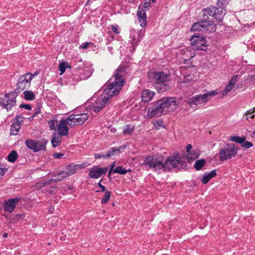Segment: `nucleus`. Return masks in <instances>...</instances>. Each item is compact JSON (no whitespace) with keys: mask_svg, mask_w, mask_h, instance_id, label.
Here are the masks:
<instances>
[{"mask_svg":"<svg viewBox=\"0 0 255 255\" xmlns=\"http://www.w3.org/2000/svg\"><path fill=\"white\" fill-rule=\"evenodd\" d=\"M127 67L120 66L114 73L113 77L109 79L106 88L104 90V96L97 98L92 105L91 109L95 113H98L110 103V98L117 95L121 91L125 83V78L127 74Z\"/></svg>","mask_w":255,"mask_h":255,"instance_id":"nucleus-1","label":"nucleus"},{"mask_svg":"<svg viewBox=\"0 0 255 255\" xmlns=\"http://www.w3.org/2000/svg\"><path fill=\"white\" fill-rule=\"evenodd\" d=\"M184 161L178 153H174L173 155L168 156L164 162L153 156L146 157L143 161V164L148 165L152 170L160 172V170L163 172L169 171L172 169L181 168Z\"/></svg>","mask_w":255,"mask_h":255,"instance_id":"nucleus-2","label":"nucleus"},{"mask_svg":"<svg viewBox=\"0 0 255 255\" xmlns=\"http://www.w3.org/2000/svg\"><path fill=\"white\" fill-rule=\"evenodd\" d=\"M31 80L32 75L30 73L24 74L20 76L17 80L16 87L14 92L5 94L3 99L0 98L1 107L5 108L7 111L11 110L16 104V98L18 94L24 89L29 88Z\"/></svg>","mask_w":255,"mask_h":255,"instance_id":"nucleus-3","label":"nucleus"},{"mask_svg":"<svg viewBox=\"0 0 255 255\" xmlns=\"http://www.w3.org/2000/svg\"><path fill=\"white\" fill-rule=\"evenodd\" d=\"M178 104L175 97H163L153 103V105L148 108L147 115L150 118L160 117L166 114L172 105L177 106Z\"/></svg>","mask_w":255,"mask_h":255,"instance_id":"nucleus-4","label":"nucleus"},{"mask_svg":"<svg viewBox=\"0 0 255 255\" xmlns=\"http://www.w3.org/2000/svg\"><path fill=\"white\" fill-rule=\"evenodd\" d=\"M147 77L149 82L156 84V88L160 93L165 92L171 88L169 84L170 75L164 72L150 71L148 73Z\"/></svg>","mask_w":255,"mask_h":255,"instance_id":"nucleus-5","label":"nucleus"},{"mask_svg":"<svg viewBox=\"0 0 255 255\" xmlns=\"http://www.w3.org/2000/svg\"><path fill=\"white\" fill-rule=\"evenodd\" d=\"M217 94V90H213L204 94L195 95L189 99L188 104L191 108L196 109L199 105L206 103Z\"/></svg>","mask_w":255,"mask_h":255,"instance_id":"nucleus-6","label":"nucleus"},{"mask_svg":"<svg viewBox=\"0 0 255 255\" xmlns=\"http://www.w3.org/2000/svg\"><path fill=\"white\" fill-rule=\"evenodd\" d=\"M191 46L194 50L207 51L208 44L206 38L201 33L194 34L189 39Z\"/></svg>","mask_w":255,"mask_h":255,"instance_id":"nucleus-7","label":"nucleus"},{"mask_svg":"<svg viewBox=\"0 0 255 255\" xmlns=\"http://www.w3.org/2000/svg\"><path fill=\"white\" fill-rule=\"evenodd\" d=\"M238 152L237 146L234 143L227 144L226 147L220 148L219 156L220 160L224 161L235 157Z\"/></svg>","mask_w":255,"mask_h":255,"instance_id":"nucleus-8","label":"nucleus"},{"mask_svg":"<svg viewBox=\"0 0 255 255\" xmlns=\"http://www.w3.org/2000/svg\"><path fill=\"white\" fill-rule=\"evenodd\" d=\"M47 143L48 140L44 138L38 140L27 139L25 142L27 148L33 151L34 152L42 150L46 151V145Z\"/></svg>","mask_w":255,"mask_h":255,"instance_id":"nucleus-9","label":"nucleus"},{"mask_svg":"<svg viewBox=\"0 0 255 255\" xmlns=\"http://www.w3.org/2000/svg\"><path fill=\"white\" fill-rule=\"evenodd\" d=\"M20 197L10 198L3 202L2 206L5 212L12 213L15 209L16 204L21 200Z\"/></svg>","mask_w":255,"mask_h":255,"instance_id":"nucleus-10","label":"nucleus"},{"mask_svg":"<svg viewBox=\"0 0 255 255\" xmlns=\"http://www.w3.org/2000/svg\"><path fill=\"white\" fill-rule=\"evenodd\" d=\"M108 169V167H99L97 166H94L90 169L88 176L91 178L97 179L105 174Z\"/></svg>","mask_w":255,"mask_h":255,"instance_id":"nucleus-11","label":"nucleus"},{"mask_svg":"<svg viewBox=\"0 0 255 255\" xmlns=\"http://www.w3.org/2000/svg\"><path fill=\"white\" fill-rule=\"evenodd\" d=\"M67 177V175H64V171H62L53 175L52 178L48 181L43 180L42 181V186L49 184L51 182H57L61 181Z\"/></svg>","mask_w":255,"mask_h":255,"instance_id":"nucleus-12","label":"nucleus"},{"mask_svg":"<svg viewBox=\"0 0 255 255\" xmlns=\"http://www.w3.org/2000/svg\"><path fill=\"white\" fill-rule=\"evenodd\" d=\"M137 16L140 26L143 27L146 24V15L145 10H144L141 5H139L138 6L137 11Z\"/></svg>","mask_w":255,"mask_h":255,"instance_id":"nucleus-13","label":"nucleus"},{"mask_svg":"<svg viewBox=\"0 0 255 255\" xmlns=\"http://www.w3.org/2000/svg\"><path fill=\"white\" fill-rule=\"evenodd\" d=\"M68 122L65 119L61 120L58 126V134L60 136H66L68 133L69 129L67 126Z\"/></svg>","mask_w":255,"mask_h":255,"instance_id":"nucleus-14","label":"nucleus"},{"mask_svg":"<svg viewBox=\"0 0 255 255\" xmlns=\"http://www.w3.org/2000/svg\"><path fill=\"white\" fill-rule=\"evenodd\" d=\"M200 154V151L198 149H194L191 150L189 153H186L184 156L185 159L187 160L188 162H191L198 158Z\"/></svg>","mask_w":255,"mask_h":255,"instance_id":"nucleus-15","label":"nucleus"},{"mask_svg":"<svg viewBox=\"0 0 255 255\" xmlns=\"http://www.w3.org/2000/svg\"><path fill=\"white\" fill-rule=\"evenodd\" d=\"M202 12L203 13V17L200 20L201 22L203 23L204 25H205L206 28L210 26L211 27V30L213 29L215 30L216 26L214 24L212 20H209L208 15L205 13V12Z\"/></svg>","mask_w":255,"mask_h":255,"instance_id":"nucleus-16","label":"nucleus"},{"mask_svg":"<svg viewBox=\"0 0 255 255\" xmlns=\"http://www.w3.org/2000/svg\"><path fill=\"white\" fill-rule=\"evenodd\" d=\"M155 95V93L149 90H144L141 93L142 101L145 103L150 101Z\"/></svg>","mask_w":255,"mask_h":255,"instance_id":"nucleus-17","label":"nucleus"},{"mask_svg":"<svg viewBox=\"0 0 255 255\" xmlns=\"http://www.w3.org/2000/svg\"><path fill=\"white\" fill-rule=\"evenodd\" d=\"M217 173L216 170H213L209 173L205 172L201 181L203 184H206L210 179L215 177Z\"/></svg>","mask_w":255,"mask_h":255,"instance_id":"nucleus-18","label":"nucleus"},{"mask_svg":"<svg viewBox=\"0 0 255 255\" xmlns=\"http://www.w3.org/2000/svg\"><path fill=\"white\" fill-rule=\"evenodd\" d=\"M225 7L221 6H216V13L215 18L219 22H221L226 13L225 12Z\"/></svg>","mask_w":255,"mask_h":255,"instance_id":"nucleus-19","label":"nucleus"},{"mask_svg":"<svg viewBox=\"0 0 255 255\" xmlns=\"http://www.w3.org/2000/svg\"><path fill=\"white\" fill-rule=\"evenodd\" d=\"M75 117V121L78 123V125H83L85 121L88 119V116L86 113H82L76 116Z\"/></svg>","mask_w":255,"mask_h":255,"instance_id":"nucleus-20","label":"nucleus"},{"mask_svg":"<svg viewBox=\"0 0 255 255\" xmlns=\"http://www.w3.org/2000/svg\"><path fill=\"white\" fill-rule=\"evenodd\" d=\"M204 28H207L205 25H204L200 21H199L192 25L190 31H202L204 30Z\"/></svg>","mask_w":255,"mask_h":255,"instance_id":"nucleus-21","label":"nucleus"},{"mask_svg":"<svg viewBox=\"0 0 255 255\" xmlns=\"http://www.w3.org/2000/svg\"><path fill=\"white\" fill-rule=\"evenodd\" d=\"M76 172V167L74 164L68 165L66 167V171H64V175L67 176H71L75 174Z\"/></svg>","mask_w":255,"mask_h":255,"instance_id":"nucleus-22","label":"nucleus"},{"mask_svg":"<svg viewBox=\"0 0 255 255\" xmlns=\"http://www.w3.org/2000/svg\"><path fill=\"white\" fill-rule=\"evenodd\" d=\"M20 124L18 122H15L12 123L10 128V134L16 135L18 134L20 128Z\"/></svg>","mask_w":255,"mask_h":255,"instance_id":"nucleus-23","label":"nucleus"},{"mask_svg":"<svg viewBox=\"0 0 255 255\" xmlns=\"http://www.w3.org/2000/svg\"><path fill=\"white\" fill-rule=\"evenodd\" d=\"M229 139L231 141H234L242 145L246 140V137L245 136H240L238 135H234L230 136Z\"/></svg>","mask_w":255,"mask_h":255,"instance_id":"nucleus-24","label":"nucleus"},{"mask_svg":"<svg viewBox=\"0 0 255 255\" xmlns=\"http://www.w3.org/2000/svg\"><path fill=\"white\" fill-rule=\"evenodd\" d=\"M120 147H114L108 151V152L106 153V156L105 157L108 158L113 155H115L117 153H120Z\"/></svg>","mask_w":255,"mask_h":255,"instance_id":"nucleus-25","label":"nucleus"},{"mask_svg":"<svg viewBox=\"0 0 255 255\" xmlns=\"http://www.w3.org/2000/svg\"><path fill=\"white\" fill-rule=\"evenodd\" d=\"M24 99L28 101H32L35 99V95L31 91L26 90L23 92Z\"/></svg>","mask_w":255,"mask_h":255,"instance_id":"nucleus-26","label":"nucleus"},{"mask_svg":"<svg viewBox=\"0 0 255 255\" xmlns=\"http://www.w3.org/2000/svg\"><path fill=\"white\" fill-rule=\"evenodd\" d=\"M17 158V153L15 150H12L7 155V160L10 162H14Z\"/></svg>","mask_w":255,"mask_h":255,"instance_id":"nucleus-27","label":"nucleus"},{"mask_svg":"<svg viewBox=\"0 0 255 255\" xmlns=\"http://www.w3.org/2000/svg\"><path fill=\"white\" fill-rule=\"evenodd\" d=\"M206 161L204 159L197 160L194 165V168L196 170H200L205 165Z\"/></svg>","mask_w":255,"mask_h":255,"instance_id":"nucleus-28","label":"nucleus"},{"mask_svg":"<svg viewBox=\"0 0 255 255\" xmlns=\"http://www.w3.org/2000/svg\"><path fill=\"white\" fill-rule=\"evenodd\" d=\"M71 66L69 65L67 62L61 63L59 65V70L60 71V75H61L64 73L66 68H71Z\"/></svg>","mask_w":255,"mask_h":255,"instance_id":"nucleus-29","label":"nucleus"},{"mask_svg":"<svg viewBox=\"0 0 255 255\" xmlns=\"http://www.w3.org/2000/svg\"><path fill=\"white\" fill-rule=\"evenodd\" d=\"M216 11V6L209 7L202 10V12H205L208 15L213 16L214 17Z\"/></svg>","mask_w":255,"mask_h":255,"instance_id":"nucleus-30","label":"nucleus"},{"mask_svg":"<svg viewBox=\"0 0 255 255\" xmlns=\"http://www.w3.org/2000/svg\"><path fill=\"white\" fill-rule=\"evenodd\" d=\"M56 133H54L51 139V143L53 147H56L58 146L61 141V138L56 136Z\"/></svg>","mask_w":255,"mask_h":255,"instance_id":"nucleus-31","label":"nucleus"},{"mask_svg":"<svg viewBox=\"0 0 255 255\" xmlns=\"http://www.w3.org/2000/svg\"><path fill=\"white\" fill-rule=\"evenodd\" d=\"M105 192L104 197L102 198L101 203L103 204L107 203L110 199L111 196V192L108 190Z\"/></svg>","mask_w":255,"mask_h":255,"instance_id":"nucleus-32","label":"nucleus"},{"mask_svg":"<svg viewBox=\"0 0 255 255\" xmlns=\"http://www.w3.org/2000/svg\"><path fill=\"white\" fill-rule=\"evenodd\" d=\"M75 117L74 116L71 115L69 117L67 118L66 119V121L68 122V125H69L71 127H73L77 125V122L75 121Z\"/></svg>","mask_w":255,"mask_h":255,"instance_id":"nucleus-33","label":"nucleus"},{"mask_svg":"<svg viewBox=\"0 0 255 255\" xmlns=\"http://www.w3.org/2000/svg\"><path fill=\"white\" fill-rule=\"evenodd\" d=\"M113 173H119L121 175L126 174V169L123 168L122 166H118L113 170Z\"/></svg>","mask_w":255,"mask_h":255,"instance_id":"nucleus-34","label":"nucleus"},{"mask_svg":"<svg viewBox=\"0 0 255 255\" xmlns=\"http://www.w3.org/2000/svg\"><path fill=\"white\" fill-rule=\"evenodd\" d=\"M133 127L130 125H127L123 132L125 134H130L133 132Z\"/></svg>","mask_w":255,"mask_h":255,"instance_id":"nucleus-35","label":"nucleus"},{"mask_svg":"<svg viewBox=\"0 0 255 255\" xmlns=\"http://www.w3.org/2000/svg\"><path fill=\"white\" fill-rule=\"evenodd\" d=\"M58 124L57 120H51L48 122L49 128L51 130H55Z\"/></svg>","mask_w":255,"mask_h":255,"instance_id":"nucleus-36","label":"nucleus"},{"mask_svg":"<svg viewBox=\"0 0 255 255\" xmlns=\"http://www.w3.org/2000/svg\"><path fill=\"white\" fill-rule=\"evenodd\" d=\"M230 0H218L217 5L218 6L222 7H226V5L229 3Z\"/></svg>","mask_w":255,"mask_h":255,"instance_id":"nucleus-37","label":"nucleus"},{"mask_svg":"<svg viewBox=\"0 0 255 255\" xmlns=\"http://www.w3.org/2000/svg\"><path fill=\"white\" fill-rule=\"evenodd\" d=\"M41 107L42 105L41 104H38L37 105L36 108L35 110V112L33 115L31 117V118H33L34 117H36L38 114L41 113Z\"/></svg>","mask_w":255,"mask_h":255,"instance_id":"nucleus-38","label":"nucleus"},{"mask_svg":"<svg viewBox=\"0 0 255 255\" xmlns=\"http://www.w3.org/2000/svg\"><path fill=\"white\" fill-rule=\"evenodd\" d=\"M253 146V144L251 142L246 140L241 145V147L245 148H249L252 147Z\"/></svg>","mask_w":255,"mask_h":255,"instance_id":"nucleus-39","label":"nucleus"},{"mask_svg":"<svg viewBox=\"0 0 255 255\" xmlns=\"http://www.w3.org/2000/svg\"><path fill=\"white\" fill-rule=\"evenodd\" d=\"M238 77V75L234 76L229 82V86H233L237 81Z\"/></svg>","mask_w":255,"mask_h":255,"instance_id":"nucleus-40","label":"nucleus"},{"mask_svg":"<svg viewBox=\"0 0 255 255\" xmlns=\"http://www.w3.org/2000/svg\"><path fill=\"white\" fill-rule=\"evenodd\" d=\"M111 28L113 30V31L116 33V34H119L120 33V30H119V25H117V24H115V25H111Z\"/></svg>","mask_w":255,"mask_h":255,"instance_id":"nucleus-41","label":"nucleus"},{"mask_svg":"<svg viewBox=\"0 0 255 255\" xmlns=\"http://www.w3.org/2000/svg\"><path fill=\"white\" fill-rule=\"evenodd\" d=\"M154 125L155 128L159 129L160 127L164 126L163 122L161 120H158L154 122Z\"/></svg>","mask_w":255,"mask_h":255,"instance_id":"nucleus-42","label":"nucleus"},{"mask_svg":"<svg viewBox=\"0 0 255 255\" xmlns=\"http://www.w3.org/2000/svg\"><path fill=\"white\" fill-rule=\"evenodd\" d=\"M233 88V86H229V84H228V85L226 87L225 90L223 91V95H225L227 94H228Z\"/></svg>","mask_w":255,"mask_h":255,"instance_id":"nucleus-43","label":"nucleus"},{"mask_svg":"<svg viewBox=\"0 0 255 255\" xmlns=\"http://www.w3.org/2000/svg\"><path fill=\"white\" fill-rule=\"evenodd\" d=\"M24 118L22 115H19L15 117V120L16 122H18L19 124L23 122Z\"/></svg>","mask_w":255,"mask_h":255,"instance_id":"nucleus-44","label":"nucleus"},{"mask_svg":"<svg viewBox=\"0 0 255 255\" xmlns=\"http://www.w3.org/2000/svg\"><path fill=\"white\" fill-rule=\"evenodd\" d=\"M19 108L21 109L24 108V109L29 110V111H30L31 110V107L29 104H21L20 105Z\"/></svg>","mask_w":255,"mask_h":255,"instance_id":"nucleus-45","label":"nucleus"},{"mask_svg":"<svg viewBox=\"0 0 255 255\" xmlns=\"http://www.w3.org/2000/svg\"><path fill=\"white\" fill-rule=\"evenodd\" d=\"M140 5L141 6L142 8L143 9V8H144V10H145V11L147 10H148L150 6V1H146L145 2H144V4L143 5H141L140 4Z\"/></svg>","mask_w":255,"mask_h":255,"instance_id":"nucleus-46","label":"nucleus"},{"mask_svg":"<svg viewBox=\"0 0 255 255\" xmlns=\"http://www.w3.org/2000/svg\"><path fill=\"white\" fill-rule=\"evenodd\" d=\"M87 163H83L80 164H75L76 169H82L85 168L87 166Z\"/></svg>","mask_w":255,"mask_h":255,"instance_id":"nucleus-47","label":"nucleus"},{"mask_svg":"<svg viewBox=\"0 0 255 255\" xmlns=\"http://www.w3.org/2000/svg\"><path fill=\"white\" fill-rule=\"evenodd\" d=\"M103 181V179H101L100 182L98 183V186L101 189V191L105 192L108 190V189L103 185L101 182Z\"/></svg>","mask_w":255,"mask_h":255,"instance_id":"nucleus-48","label":"nucleus"},{"mask_svg":"<svg viewBox=\"0 0 255 255\" xmlns=\"http://www.w3.org/2000/svg\"><path fill=\"white\" fill-rule=\"evenodd\" d=\"M53 155L56 159H60L64 155V154L62 153L55 152L53 154Z\"/></svg>","mask_w":255,"mask_h":255,"instance_id":"nucleus-49","label":"nucleus"},{"mask_svg":"<svg viewBox=\"0 0 255 255\" xmlns=\"http://www.w3.org/2000/svg\"><path fill=\"white\" fill-rule=\"evenodd\" d=\"M7 171V168H0V178L4 175Z\"/></svg>","mask_w":255,"mask_h":255,"instance_id":"nucleus-50","label":"nucleus"},{"mask_svg":"<svg viewBox=\"0 0 255 255\" xmlns=\"http://www.w3.org/2000/svg\"><path fill=\"white\" fill-rule=\"evenodd\" d=\"M22 216L21 214H16L14 216L12 215L11 220H18L19 218Z\"/></svg>","mask_w":255,"mask_h":255,"instance_id":"nucleus-51","label":"nucleus"},{"mask_svg":"<svg viewBox=\"0 0 255 255\" xmlns=\"http://www.w3.org/2000/svg\"><path fill=\"white\" fill-rule=\"evenodd\" d=\"M105 156H106V154H103L100 153L95 154V158L96 159L101 158L102 157H103L104 158H107V157H105Z\"/></svg>","mask_w":255,"mask_h":255,"instance_id":"nucleus-52","label":"nucleus"},{"mask_svg":"<svg viewBox=\"0 0 255 255\" xmlns=\"http://www.w3.org/2000/svg\"><path fill=\"white\" fill-rule=\"evenodd\" d=\"M90 42H85L83 43L82 44H81L80 46V48H83V49H87L88 47V45L90 44Z\"/></svg>","mask_w":255,"mask_h":255,"instance_id":"nucleus-53","label":"nucleus"},{"mask_svg":"<svg viewBox=\"0 0 255 255\" xmlns=\"http://www.w3.org/2000/svg\"><path fill=\"white\" fill-rule=\"evenodd\" d=\"M192 146L190 144H188L186 146V153H189V152L191 150Z\"/></svg>","mask_w":255,"mask_h":255,"instance_id":"nucleus-54","label":"nucleus"},{"mask_svg":"<svg viewBox=\"0 0 255 255\" xmlns=\"http://www.w3.org/2000/svg\"><path fill=\"white\" fill-rule=\"evenodd\" d=\"M255 112V108H254L253 109H250V110H248L246 112V115H251V114H252L253 113H254Z\"/></svg>","mask_w":255,"mask_h":255,"instance_id":"nucleus-55","label":"nucleus"},{"mask_svg":"<svg viewBox=\"0 0 255 255\" xmlns=\"http://www.w3.org/2000/svg\"><path fill=\"white\" fill-rule=\"evenodd\" d=\"M248 79L251 80L254 83H255V75H249Z\"/></svg>","mask_w":255,"mask_h":255,"instance_id":"nucleus-56","label":"nucleus"},{"mask_svg":"<svg viewBox=\"0 0 255 255\" xmlns=\"http://www.w3.org/2000/svg\"><path fill=\"white\" fill-rule=\"evenodd\" d=\"M57 188L56 186H53L52 187H51L49 189V191H48V192L51 194H54V189H56Z\"/></svg>","mask_w":255,"mask_h":255,"instance_id":"nucleus-57","label":"nucleus"},{"mask_svg":"<svg viewBox=\"0 0 255 255\" xmlns=\"http://www.w3.org/2000/svg\"><path fill=\"white\" fill-rule=\"evenodd\" d=\"M115 162H114L112 164L110 165V170H111L113 172V170L115 169L114 167L115 166Z\"/></svg>","mask_w":255,"mask_h":255,"instance_id":"nucleus-58","label":"nucleus"},{"mask_svg":"<svg viewBox=\"0 0 255 255\" xmlns=\"http://www.w3.org/2000/svg\"><path fill=\"white\" fill-rule=\"evenodd\" d=\"M112 173H113V171H111V170H109V173H108V178H109V180H110V181H111V174H112Z\"/></svg>","mask_w":255,"mask_h":255,"instance_id":"nucleus-59","label":"nucleus"},{"mask_svg":"<svg viewBox=\"0 0 255 255\" xmlns=\"http://www.w3.org/2000/svg\"><path fill=\"white\" fill-rule=\"evenodd\" d=\"M39 73V71H36L33 74H31L32 75V78L37 75H38V74Z\"/></svg>","mask_w":255,"mask_h":255,"instance_id":"nucleus-60","label":"nucleus"},{"mask_svg":"<svg viewBox=\"0 0 255 255\" xmlns=\"http://www.w3.org/2000/svg\"><path fill=\"white\" fill-rule=\"evenodd\" d=\"M118 147H120L121 149H124L126 147V145H123L122 146H118Z\"/></svg>","mask_w":255,"mask_h":255,"instance_id":"nucleus-61","label":"nucleus"},{"mask_svg":"<svg viewBox=\"0 0 255 255\" xmlns=\"http://www.w3.org/2000/svg\"><path fill=\"white\" fill-rule=\"evenodd\" d=\"M126 173H127L128 172H131L132 171V170L130 168L128 169H126Z\"/></svg>","mask_w":255,"mask_h":255,"instance_id":"nucleus-62","label":"nucleus"},{"mask_svg":"<svg viewBox=\"0 0 255 255\" xmlns=\"http://www.w3.org/2000/svg\"><path fill=\"white\" fill-rule=\"evenodd\" d=\"M7 236H8V234L7 233H4L3 234V237H4V238H6L7 237Z\"/></svg>","mask_w":255,"mask_h":255,"instance_id":"nucleus-63","label":"nucleus"},{"mask_svg":"<svg viewBox=\"0 0 255 255\" xmlns=\"http://www.w3.org/2000/svg\"><path fill=\"white\" fill-rule=\"evenodd\" d=\"M68 188L69 190H71L73 189V187H72L71 186H70L68 187Z\"/></svg>","mask_w":255,"mask_h":255,"instance_id":"nucleus-64","label":"nucleus"}]
</instances>
